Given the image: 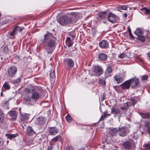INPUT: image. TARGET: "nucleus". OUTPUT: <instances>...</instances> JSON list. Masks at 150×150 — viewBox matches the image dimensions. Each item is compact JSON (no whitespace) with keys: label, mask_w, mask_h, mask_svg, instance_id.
<instances>
[{"label":"nucleus","mask_w":150,"mask_h":150,"mask_svg":"<svg viewBox=\"0 0 150 150\" xmlns=\"http://www.w3.org/2000/svg\"><path fill=\"white\" fill-rule=\"evenodd\" d=\"M54 38L51 33L47 32V34L44 35V39L42 40V43L45 47V50L48 54H52L55 48L54 41L51 39Z\"/></svg>","instance_id":"nucleus-1"},{"label":"nucleus","mask_w":150,"mask_h":150,"mask_svg":"<svg viewBox=\"0 0 150 150\" xmlns=\"http://www.w3.org/2000/svg\"><path fill=\"white\" fill-rule=\"evenodd\" d=\"M73 19L70 17H68L66 15H64L60 17L58 20L59 24L62 26L70 24L72 22Z\"/></svg>","instance_id":"nucleus-2"},{"label":"nucleus","mask_w":150,"mask_h":150,"mask_svg":"<svg viewBox=\"0 0 150 150\" xmlns=\"http://www.w3.org/2000/svg\"><path fill=\"white\" fill-rule=\"evenodd\" d=\"M23 28L19 27L17 25L15 26L13 31L9 33V35H10V38L11 39H14L15 36L18 33L21 32L23 30Z\"/></svg>","instance_id":"nucleus-3"},{"label":"nucleus","mask_w":150,"mask_h":150,"mask_svg":"<svg viewBox=\"0 0 150 150\" xmlns=\"http://www.w3.org/2000/svg\"><path fill=\"white\" fill-rule=\"evenodd\" d=\"M119 135L121 137L125 136L129 132V130L127 127H123L120 128L118 130Z\"/></svg>","instance_id":"nucleus-4"},{"label":"nucleus","mask_w":150,"mask_h":150,"mask_svg":"<svg viewBox=\"0 0 150 150\" xmlns=\"http://www.w3.org/2000/svg\"><path fill=\"white\" fill-rule=\"evenodd\" d=\"M17 69V67L15 66H12L9 67L8 73L9 76L13 77L16 74Z\"/></svg>","instance_id":"nucleus-5"},{"label":"nucleus","mask_w":150,"mask_h":150,"mask_svg":"<svg viewBox=\"0 0 150 150\" xmlns=\"http://www.w3.org/2000/svg\"><path fill=\"white\" fill-rule=\"evenodd\" d=\"M31 97L32 99L35 101H37L41 98L40 94L36 91H34L32 93Z\"/></svg>","instance_id":"nucleus-6"},{"label":"nucleus","mask_w":150,"mask_h":150,"mask_svg":"<svg viewBox=\"0 0 150 150\" xmlns=\"http://www.w3.org/2000/svg\"><path fill=\"white\" fill-rule=\"evenodd\" d=\"M129 81L130 86L132 88L136 87L139 83V79L136 78L129 80Z\"/></svg>","instance_id":"nucleus-7"},{"label":"nucleus","mask_w":150,"mask_h":150,"mask_svg":"<svg viewBox=\"0 0 150 150\" xmlns=\"http://www.w3.org/2000/svg\"><path fill=\"white\" fill-rule=\"evenodd\" d=\"M108 19L109 21L115 23L117 21V17L112 13H109L108 16Z\"/></svg>","instance_id":"nucleus-8"},{"label":"nucleus","mask_w":150,"mask_h":150,"mask_svg":"<svg viewBox=\"0 0 150 150\" xmlns=\"http://www.w3.org/2000/svg\"><path fill=\"white\" fill-rule=\"evenodd\" d=\"M103 69L102 67L98 65L94 67V73L95 75L99 76L103 73Z\"/></svg>","instance_id":"nucleus-9"},{"label":"nucleus","mask_w":150,"mask_h":150,"mask_svg":"<svg viewBox=\"0 0 150 150\" xmlns=\"http://www.w3.org/2000/svg\"><path fill=\"white\" fill-rule=\"evenodd\" d=\"M111 65V63L108 64V67L105 73V75L106 77L111 76L112 74V69L110 67Z\"/></svg>","instance_id":"nucleus-10"},{"label":"nucleus","mask_w":150,"mask_h":150,"mask_svg":"<svg viewBox=\"0 0 150 150\" xmlns=\"http://www.w3.org/2000/svg\"><path fill=\"white\" fill-rule=\"evenodd\" d=\"M64 63L67 65L69 67L72 68L74 66V62L73 60L69 58L64 59Z\"/></svg>","instance_id":"nucleus-11"},{"label":"nucleus","mask_w":150,"mask_h":150,"mask_svg":"<svg viewBox=\"0 0 150 150\" xmlns=\"http://www.w3.org/2000/svg\"><path fill=\"white\" fill-rule=\"evenodd\" d=\"M59 131L58 129L55 127H50L49 128V132L51 135H54L59 133Z\"/></svg>","instance_id":"nucleus-12"},{"label":"nucleus","mask_w":150,"mask_h":150,"mask_svg":"<svg viewBox=\"0 0 150 150\" xmlns=\"http://www.w3.org/2000/svg\"><path fill=\"white\" fill-rule=\"evenodd\" d=\"M100 47L102 48H107L109 47L108 42L106 40H103L99 43Z\"/></svg>","instance_id":"nucleus-13"},{"label":"nucleus","mask_w":150,"mask_h":150,"mask_svg":"<svg viewBox=\"0 0 150 150\" xmlns=\"http://www.w3.org/2000/svg\"><path fill=\"white\" fill-rule=\"evenodd\" d=\"M8 114L12 117L11 119L13 120H15L17 118V112L15 111H11L8 113Z\"/></svg>","instance_id":"nucleus-14"},{"label":"nucleus","mask_w":150,"mask_h":150,"mask_svg":"<svg viewBox=\"0 0 150 150\" xmlns=\"http://www.w3.org/2000/svg\"><path fill=\"white\" fill-rule=\"evenodd\" d=\"M109 130V133L112 136H115L118 133V130L116 128L110 127Z\"/></svg>","instance_id":"nucleus-15"},{"label":"nucleus","mask_w":150,"mask_h":150,"mask_svg":"<svg viewBox=\"0 0 150 150\" xmlns=\"http://www.w3.org/2000/svg\"><path fill=\"white\" fill-rule=\"evenodd\" d=\"M120 86L123 90L129 89L130 86L129 80L124 82L121 84Z\"/></svg>","instance_id":"nucleus-16"},{"label":"nucleus","mask_w":150,"mask_h":150,"mask_svg":"<svg viewBox=\"0 0 150 150\" xmlns=\"http://www.w3.org/2000/svg\"><path fill=\"white\" fill-rule=\"evenodd\" d=\"M29 115L26 113L23 115L21 114V117L20 119V121L23 122H26L29 119Z\"/></svg>","instance_id":"nucleus-17"},{"label":"nucleus","mask_w":150,"mask_h":150,"mask_svg":"<svg viewBox=\"0 0 150 150\" xmlns=\"http://www.w3.org/2000/svg\"><path fill=\"white\" fill-rule=\"evenodd\" d=\"M98 57L99 60L105 61L107 59L108 56L105 53H100L98 54Z\"/></svg>","instance_id":"nucleus-18"},{"label":"nucleus","mask_w":150,"mask_h":150,"mask_svg":"<svg viewBox=\"0 0 150 150\" xmlns=\"http://www.w3.org/2000/svg\"><path fill=\"white\" fill-rule=\"evenodd\" d=\"M98 15L99 17V19L102 20L105 18L107 14L106 12H99L98 13Z\"/></svg>","instance_id":"nucleus-19"},{"label":"nucleus","mask_w":150,"mask_h":150,"mask_svg":"<svg viewBox=\"0 0 150 150\" xmlns=\"http://www.w3.org/2000/svg\"><path fill=\"white\" fill-rule=\"evenodd\" d=\"M139 114L142 118L145 119H149L150 118V113L148 112H140Z\"/></svg>","instance_id":"nucleus-20"},{"label":"nucleus","mask_w":150,"mask_h":150,"mask_svg":"<svg viewBox=\"0 0 150 150\" xmlns=\"http://www.w3.org/2000/svg\"><path fill=\"white\" fill-rule=\"evenodd\" d=\"M10 88V85L8 84V83L7 82H6L3 86V87L2 88V92L1 93V95L3 96V94L2 92L5 91L6 89L8 90Z\"/></svg>","instance_id":"nucleus-21"},{"label":"nucleus","mask_w":150,"mask_h":150,"mask_svg":"<svg viewBox=\"0 0 150 150\" xmlns=\"http://www.w3.org/2000/svg\"><path fill=\"white\" fill-rule=\"evenodd\" d=\"M114 78L118 83H121L124 80L123 78L121 77L120 75H116L114 76Z\"/></svg>","instance_id":"nucleus-22"},{"label":"nucleus","mask_w":150,"mask_h":150,"mask_svg":"<svg viewBox=\"0 0 150 150\" xmlns=\"http://www.w3.org/2000/svg\"><path fill=\"white\" fill-rule=\"evenodd\" d=\"M67 46L68 47L72 46L73 45V42L71 41V39L69 37H67L65 41Z\"/></svg>","instance_id":"nucleus-23"},{"label":"nucleus","mask_w":150,"mask_h":150,"mask_svg":"<svg viewBox=\"0 0 150 150\" xmlns=\"http://www.w3.org/2000/svg\"><path fill=\"white\" fill-rule=\"evenodd\" d=\"M123 145L124 147L126 149H129L131 148V144L129 142H124L123 143Z\"/></svg>","instance_id":"nucleus-24"},{"label":"nucleus","mask_w":150,"mask_h":150,"mask_svg":"<svg viewBox=\"0 0 150 150\" xmlns=\"http://www.w3.org/2000/svg\"><path fill=\"white\" fill-rule=\"evenodd\" d=\"M27 132L28 134L30 135H33L35 134V132L30 127H28Z\"/></svg>","instance_id":"nucleus-25"},{"label":"nucleus","mask_w":150,"mask_h":150,"mask_svg":"<svg viewBox=\"0 0 150 150\" xmlns=\"http://www.w3.org/2000/svg\"><path fill=\"white\" fill-rule=\"evenodd\" d=\"M30 91L31 90L32 91H35V90L36 91L38 90H41L42 89V88L40 87H38L37 86H31L30 87Z\"/></svg>","instance_id":"nucleus-26"},{"label":"nucleus","mask_w":150,"mask_h":150,"mask_svg":"<svg viewBox=\"0 0 150 150\" xmlns=\"http://www.w3.org/2000/svg\"><path fill=\"white\" fill-rule=\"evenodd\" d=\"M120 113V111L118 109L113 107L111 108V113L115 114H117Z\"/></svg>","instance_id":"nucleus-27"},{"label":"nucleus","mask_w":150,"mask_h":150,"mask_svg":"<svg viewBox=\"0 0 150 150\" xmlns=\"http://www.w3.org/2000/svg\"><path fill=\"white\" fill-rule=\"evenodd\" d=\"M6 135L8 139H11L12 138L18 136V134L17 133H16L14 134H6Z\"/></svg>","instance_id":"nucleus-28"},{"label":"nucleus","mask_w":150,"mask_h":150,"mask_svg":"<svg viewBox=\"0 0 150 150\" xmlns=\"http://www.w3.org/2000/svg\"><path fill=\"white\" fill-rule=\"evenodd\" d=\"M134 33L137 35V36H139L142 35V31L139 28H137L134 31Z\"/></svg>","instance_id":"nucleus-29"},{"label":"nucleus","mask_w":150,"mask_h":150,"mask_svg":"<svg viewBox=\"0 0 150 150\" xmlns=\"http://www.w3.org/2000/svg\"><path fill=\"white\" fill-rule=\"evenodd\" d=\"M137 39L139 40L141 42H144L145 40V38L144 36L142 35L138 36L137 38Z\"/></svg>","instance_id":"nucleus-30"},{"label":"nucleus","mask_w":150,"mask_h":150,"mask_svg":"<svg viewBox=\"0 0 150 150\" xmlns=\"http://www.w3.org/2000/svg\"><path fill=\"white\" fill-rule=\"evenodd\" d=\"M13 20V19L11 16H8L6 18V19L5 20V23H4V21H3V23L2 24H4L8 23H10Z\"/></svg>","instance_id":"nucleus-31"},{"label":"nucleus","mask_w":150,"mask_h":150,"mask_svg":"<svg viewBox=\"0 0 150 150\" xmlns=\"http://www.w3.org/2000/svg\"><path fill=\"white\" fill-rule=\"evenodd\" d=\"M61 138L60 135H58L56 137H54L52 139V140L55 143L58 140H60Z\"/></svg>","instance_id":"nucleus-32"},{"label":"nucleus","mask_w":150,"mask_h":150,"mask_svg":"<svg viewBox=\"0 0 150 150\" xmlns=\"http://www.w3.org/2000/svg\"><path fill=\"white\" fill-rule=\"evenodd\" d=\"M143 12L145 13L146 14H149L150 13V10L148 8L144 7L142 8L141 9Z\"/></svg>","instance_id":"nucleus-33"},{"label":"nucleus","mask_w":150,"mask_h":150,"mask_svg":"<svg viewBox=\"0 0 150 150\" xmlns=\"http://www.w3.org/2000/svg\"><path fill=\"white\" fill-rule=\"evenodd\" d=\"M50 76L51 79H53L55 77L54 71L53 70H51L50 73Z\"/></svg>","instance_id":"nucleus-34"},{"label":"nucleus","mask_w":150,"mask_h":150,"mask_svg":"<svg viewBox=\"0 0 150 150\" xmlns=\"http://www.w3.org/2000/svg\"><path fill=\"white\" fill-rule=\"evenodd\" d=\"M148 78V76L147 75H144L141 77V81H146Z\"/></svg>","instance_id":"nucleus-35"},{"label":"nucleus","mask_w":150,"mask_h":150,"mask_svg":"<svg viewBox=\"0 0 150 150\" xmlns=\"http://www.w3.org/2000/svg\"><path fill=\"white\" fill-rule=\"evenodd\" d=\"M66 119L67 121L68 122H71V118L70 117V116L69 114H68L66 117Z\"/></svg>","instance_id":"nucleus-36"},{"label":"nucleus","mask_w":150,"mask_h":150,"mask_svg":"<svg viewBox=\"0 0 150 150\" xmlns=\"http://www.w3.org/2000/svg\"><path fill=\"white\" fill-rule=\"evenodd\" d=\"M126 55L124 53H122L118 55V57L119 58L122 59L126 57Z\"/></svg>","instance_id":"nucleus-37"},{"label":"nucleus","mask_w":150,"mask_h":150,"mask_svg":"<svg viewBox=\"0 0 150 150\" xmlns=\"http://www.w3.org/2000/svg\"><path fill=\"white\" fill-rule=\"evenodd\" d=\"M3 52L5 53H7L8 52L9 50L7 47H5L3 49Z\"/></svg>","instance_id":"nucleus-38"},{"label":"nucleus","mask_w":150,"mask_h":150,"mask_svg":"<svg viewBox=\"0 0 150 150\" xmlns=\"http://www.w3.org/2000/svg\"><path fill=\"white\" fill-rule=\"evenodd\" d=\"M130 100L132 102V105L133 106L137 103L136 100L134 98L131 99Z\"/></svg>","instance_id":"nucleus-39"},{"label":"nucleus","mask_w":150,"mask_h":150,"mask_svg":"<svg viewBox=\"0 0 150 150\" xmlns=\"http://www.w3.org/2000/svg\"><path fill=\"white\" fill-rule=\"evenodd\" d=\"M144 150H150V144H146L145 145Z\"/></svg>","instance_id":"nucleus-40"},{"label":"nucleus","mask_w":150,"mask_h":150,"mask_svg":"<svg viewBox=\"0 0 150 150\" xmlns=\"http://www.w3.org/2000/svg\"><path fill=\"white\" fill-rule=\"evenodd\" d=\"M4 114L1 111V122H2L4 120Z\"/></svg>","instance_id":"nucleus-41"},{"label":"nucleus","mask_w":150,"mask_h":150,"mask_svg":"<svg viewBox=\"0 0 150 150\" xmlns=\"http://www.w3.org/2000/svg\"><path fill=\"white\" fill-rule=\"evenodd\" d=\"M21 81V79L20 78H19L13 81L14 83H18L20 82Z\"/></svg>","instance_id":"nucleus-42"},{"label":"nucleus","mask_w":150,"mask_h":150,"mask_svg":"<svg viewBox=\"0 0 150 150\" xmlns=\"http://www.w3.org/2000/svg\"><path fill=\"white\" fill-rule=\"evenodd\" d=\"M100 83L102 85H105V81L103 79H100Z\"/></svg>","instance_id":"nucleus-43"},{"label":"nucleus","mask_w":150,"mask_h":150,"mask_svg":"<svg viewBox=\"0 0 150 150\" xmlns=\"http://www.w3.org/2000/svg\"><path fill=\"white\" fill-rule=\"evenodd\" d=\"M24 99L27 101H31L32 99L31 98V97H28L25 98Z\"/></svg>","instance_id":"nucleus-44"},{"label":"nucleus","mask_w":150,"mask_h":150,"mask_svg":"<svg viewBox=\"0 0 150 150\" xmlns=\"http://www.w3.org/2000/svg\"><path fill=\"white\" fill-rule=\"evenodd\" d=\"M120 8L121 10H126L127 9V8L126 7V6L125 5H123L121 6L120 7Z\"/></svg>","instance_id":"nucleus-45"},{"label":"nucleus","mask_w":150,"mask_h":150,"mask_svg":"<svg viewBox=\"0 0 150 150\" xmlns=\"http://www.w3.org/2000/svg\"><path fill=\"white\" fill-rule=\"evenodd\" d=\"M25 91L27 93H29L31 92L30 89H29L27 88H26L25 89Z\"/></svg>","instance_id":"nucleus-46"},{"label":"nucleus","mask_w":150,"mask_h":150,"mask_svg":"<svg viewBox=\"0 0 150 150\" xmlns=\"http://www.w3.org/2000/svg\"><path fill=\"white\" fill-rule=\"evenodd\" d=\"M66 150H74L73 148L71 146H67Z\"/></svg>","instance_id":"nucleus-47"},{"label":"nucleus","mask_w":150,"mask_h":150,"mask_svg":"<svg viewBox=\"0 0 150 150\" xmlns=\"http://www.w3.org/2000/svg\"><path fill=\"white\" fill-rule=\"evenodd\" d=\"M129 35L130 38H131V39H134V37L132 35V34L131 33V32L129 33Z\"/></svg>","instance_id":"nucleus-48"},{"label":"nucleus","mask_w":150,"mask_h":150,"mask_svg":"<svg viewBox=\"0 0 150 150\" xmlns=\"http://www.w3.org/2000/svg\"><path fill=\"white\" fill-rule=\"evenodd\" d=\"M8 103V101H6L5 102H4V101H3L2 102V104L3 105H5L7 104Z\"/></svg>","instance_id":"nucleus-49"},{"label":"nucleus","mask_w":150,"mask_h":150,"mask_svg":"<svg viewBox=\"0 0 150 150\" xmlns=\"http://www.w3.org/2000/svg\"><path fill=\"white\" fill-rule=\"evenodd\" d=\"M147 130L148 133L150 134V126H148L147 127Z\"/></svg>","instance_id":"nucleus-50"},{"label":"nucleus","mask_w":150,"mask_h":150,"mask_svg":"<svg viewBox=\"0 0 150 150\" xmlns=\"http://www.w3.org/2000/svg\"><path fill=\"white\" fill-rule=\"evenodd\" d=\"M120 109L123 110H125L127 109V108L125 106L122 107H120Z\"/></svg>","instance_id":"nucleus-51"},{"label":"nucleus","mask_w":150,"mask_h":150,"mask_svg":"<svg viewBox=\"0 0 150 150\" xmlns=\"http://www.w3.org/2000/svg\"><path fill=\"white\" fill-rule=\"evenodd\" d=\"M149 123V121H146L145 122L144 126H145V127H147L148 126V125Z\"/></svg>","instance_id":"nucleus-52"},{"label":"nucleus","mask_w":150,"mask_h":150,"mask_svg":"<svg viewBox=\"0 0 150 150\" xmlns=\"http://www.w3.org/2000/svg\"><path fill=\"white\" fill-rule=\"evenodd\" d=\"M147 58L150 60V52H149L148 53H147Z\"/></svg>","instance_id":"nucleus-53"},{"label":"nucleus","mask_w":150,"mask_h":150,"mask_svg":"<svg viewBox=\"0 0 150 150\" xmlns=\"http://www.w3.org/2000/svg\"><path fill=\"white\" fill-rule=\"evenodd\" d=\"M105 117H104V115L103 116L102 115L100 119L99 120V121H100L101 120H104V119Z\"/></svg>","instance_id":"nucleus-54"},{"label":"nucleus","mask_w":150,"mask_h":150,"mask_svg":"<svg viewBox=\"0 0 150 150\" xmlns=\"http://www.w3.org/2000/svg\"><path fill=\"white\" fill-rule=\"evenodd\" d=\"M124 104L126 105V106L125 107H126L127 108V109L129 108L130 107L129 105H128V103L127 102L125 103Z\"/></svg>","instance_id":"nucleus-55"},{"label":"nucleus","mask_w":150,"mask_h":150,"mask_svg":"<svg viewBox=\"0 0 150 150\" xmlns=\"http://www.w3.org/2000/svg\"><path fill=\"white\" fill-rule=\"evenodd\" d=\"M110 114H106L105 113H104V117H106L109 116H110Z\"/></svg>","instance_id":"nucleus-56"},{"label":"nucleus","mask_w":150,"mask_h":150,"mask_svg":"<svg viewBox=\"0 0 150 150\" xmlns=\"http://www.w3.org/2000/svg\"><path fill=\"white\" fill-rule=\"evenodd\" d=\"M118 87L117 86H114L113 88H114L117 91L118 90Z\"/></svg>","instance_id":"nucleus-57"},{"label":"nucleus","mask_w":150,"mask_h":150,"mask_svg":"<svg viewBox=\"0 0 150 150\" xmlns=\"http://www.w3.org/2000/svg\"><path fill=\"white\" fill-rule=\"evenodd\" d=\"M70 15L72 16H76V13L74 12H71L70 13Z\"/></svg>","instance_id":"nucleus-58"},{"label":"nucleus","mask_w":150,"mask_h":150,"mask_svg":"<svg viewBox=\"0 0 150 150\" xmlns=\"http://www.w3.org/2000/svg\"><path fill=\"white\" fill-rule=\"evenodd\" d=\"M53 148L52 146H50L48 147L47 150H52Z\"/></svg>","instance_id":"nucleus-59"},{"label":"nucleus","mask_w":150,"mask_h":150,"mask_svg":"<svg viewBox=\"0 0 150 150\" xmlns=\"http://www.w3.org/2000/svg\"><path fill=\"white\" fill-rule=\"evenodd\" d=\"M127 30L128 31L129 33L131 32V29L129 27H128Z\"/></svg>","instance_id":"nucleus-60"},{"label":"nucleus","mask_w":150,"mask_h":150,"mask_svg":"<svg viewBox=\"0 0 150 150\" xmlns=\"http://www.w3.org/2000/svg\"><path fill=\"white\" fill-rule=\"evenodd\" d=\"M127 103H128V105H129L130 107L132 105V104L130 102H127Z\"/></svg>","instance_id":"nucleus-61"},{"label":"nucleus","mask_w":150,"mask_h":150,"mask_svg":"<svg viewBox=\"0 0 150 150\" xmlns=\"http://www.w3.org/2000/svg\"><path fill=\"white\" fill-rule=\"evenodd\" d=\"M124 15L125 17H127V14L125 13L124 14Z\"/></svg>","instance_id":"nucleus-62"},{"label":"nucleus","mask_w":150,"mask_h":150,"mask_svg":"<svg viewBox=\"0 0 150 150\" xmlns=\"http://www.w3.org/2000/svg\"><path fill=\"white\" fill-rule=\"evenodd\" d=\"M19 110L20 111V114L21 115V108H19Z\"/></svg>","instance_id":"nucleus-63"},{"label":"nucleus","mask_w":150,"mask_h":150,"mask_svg":"<svg viewBox=\"0 0 150 150\" xmlns=\"http://www.w3.org/2000/svg\"><path fill=\"white\" fill-rule=\"evenodd\" d=\"M41 118H38V121L40 122V120Z\"/></svg>","instance_id":"nucleus-64"}]
</instances>
